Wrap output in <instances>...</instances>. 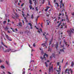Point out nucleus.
<instances>
[{
    "instance_id": "f257e3e1",
    "label": "nucleus",
    "mask_w": 74,
    "mask_h": 74,
    "mask_svg": "<svg viewBox=\"0 0 74 74\" xmlns=\"http://www.w3.org/2000/svg\"><path fill=\"white\" fill-rule=\"evenodd\" d=\"M70 71L71 73V74H73V71H72L71 69L70 70L68 69H66L65 71V73H68L69 74V73H69V71Z\"/></svg>"
},
{
    "instance_id": "f03ea898",
    "label": "nucleus",
    "mask_w": 74,
    "mask_h": 74,
    "mask_svg": "<svg viewBox=\"0 0 74 74\" xmlns=\"http://www.w3.org/2000/svg\"><path fill=\"white\" fill-rule=\"evenodd\" d=\"M73 31H74V29H71V31H67V32L68 33L69 36L70 37H71V34H72V33H73Z\"/></svg>"
},
{
    "instance_id": "7ed1b4c3",
    "label": "nucleus",
    "mask_w": 74,
    "mask_h": 74,
    "mask_svg": "<svg viewBox=\"0 0 74 74\" xmlns=\"http://www.w3.org/2000/svg\"><path fill=\"white\" fill-rule=\"evenodd\" d=\"M45 56H46V57H48V55L46 54V53H45L44 56L43 58L42 57H40V58L42 60H44V58H45V60H46V58H45Z\"/></svg>"
},
{
    "instance_id": "20e7f679",
    "label": "nucleus",
    "mask_w": 74,
    "mask_h": 74,
    "mask_svg": "<svg viewBox=\"0 0 74 74\" xmlns=\"http://www.w3.org/2000/svg\"><path fill=\"white\" fill-rule=\"evenodd\" d=\"M10 51H11L12 52H14L15 51H12V50L11 49H8L6 50L5 51H4V52H10Z\"/></svg>"
},
{
    "instance_id": "39448f33",
    "label": "nucleus",
    "mask_w": 74,
    "mask_h": 74,
    "mask_svg": "<svg viewBox=\"0 0 74 74\" xmlns=\"http://www.w3.org/2000/svg\"><path fill=\"white\" fill-rule=\"evenodd\" d=\"M52 71V72L53 71V67L51 66V67H50L49 68V72H51V70Z\"/></svg>"
},
{
    "instance_id": "423d86ee",
    "label": "nucleus",
    "mask_w": 74,
    "mask_h": 74,
    "mask_svg": "<svg viewBox=\"0 0 74 74\" xmlns=\"http://www.w3.org/2000/svg\"><path fill=\"white\" fill-rule=\"evenodd\" d=\"M55 47L56 48V49L58 48V42H57L56 43V44L55 45Z\"/></svg>"
},
{
    "instance_id": "0eeeda50",
    "label": "nucleus",
    "mask_w": 74,
    "mask_h": 74,
    "mask_svg": "<svg viewBox=\"0 0 74 74\" xmlns=\"http://www.w3.org/2000/svg\"><path fill=\"white\" fill-rule=\"evenodd\" d=\"M28 25H30V26L31 27V28L30 29H32V24H31V23H28Z\"/></svg>"
},
{
    "instance_id": "6e6552de",
    "label": "nucleus",
    "mask_w": 74,
    "mask_h": 74,
    "mask_svg": "<svg viewBox=\"0 0 74 74\" xmlns=\"http://www.w3.org/2000/svg\"><path fill=\"white\" fill-rule=\"evenodd\" d=\"M61 66H59V69H58V70H57L56 71H57V72L58 73V72H60V68L61 67Z\"/></svg>"
},
{
    "instance_id": "1a4fd4ad",
    "label": "nucleus",
    "mask_w": 74,
    "mask_h": 74,
    "mask_svg": "<svg viewBox=\"0 0 74 74\" xmlns=\"http://www.w3.org/2000/svg\"><path fill=\"white\" fill-rule=\"evenodd\" d=\"M1 44H2V45H3L4 46V47H5L6 48H8V47H7V46H6V45H4V44H3V42H1Z\"/></svg>"
},
{
    "instance_id": "9d476101",
    "label": "nucleus",
    "mask_w": 74,
    "mask_h": 74,
    "mask_svg": "<svg viewBox=\"0 0 74 74\" xmlns=\"http://www.w3.org/2000/svg\"><path fill=\"white\" fill-rule=\"evenodd\" d=\"M18 25L19 26H21H21H22V23H21V22H20V23H18Z\"/></svg>"
},
{
    "instance_id": "9b49d317",
    "label": "nucleus",
    "mask_w": 74,
    "mask_h": 74,
    "mask_svg": "<svg viewBox=\"0 0 74 74\" xmlns=\"http://www.w3.org/2000/svg\"><path fill=\"white\" fill-rule=\"evenodd\" d=\"M71 14L72 15L73 18H74V12L71 13Z\"/></svg>"
},
{
    "instance_id": "f8f14e48",
    "label": "nucleus",
    "mask_w": 74,
    "mask_h": 74,
    "mask_svg": "<svg viewBox=\"0 0 74 74\" xmlns=\"http://www.w3.org/2000/svg\"><path fill=\"white\" fill-rule=\"evenodd\" d=\"M23 70L24 71H23L22 74H25V69H23Z\"/></svg>"
},
{
    "instance_id": "ddd939ff",
    "label": "nucleus",
    "mask_w": 74,
    "mask_h": 74,
    "mask_svg": "<svg viewBox=\"0 0 74 74\" xmlns=\"http://www.w3.org/2000/svg\"><path fill=\"white\" fill-rule=\"evenodd\" d=\"M5 36H6L7 38V39H8L10 38V37L9 36H8V35H7L6 34H5Z\"/></svg>"
},
{
    "instance_id": "4468645a",
    "label": "nucleus",
    "mask_w": 74,
    "mask_h": 74,
    "mask_svg": "<svg viewBox=\"0 0 74 74\" xmlns=\"http://www.w3.org/2000/svg\"><path fill=\"white\" fill-rule=\"evenodd\" d=\"M29 7L30 8V10H32V5H29Z\"/></svg>"
},
{
    "instance_id": "2eb2a0df",
    "label": "nucleus",
    "mask_w": 74,
    "mask_h": 74,
    "mask_svg": "<svg viewBox=\"0 0 74 74\" xmlns=\"http://www.w3.org/2000/svg\"><path fill=\"white\" fill-rule=\"evenodd\" d=\"M15 15H16V17H19V16H18V14H17V13H15Z\"/></svg>"
},
{
    "instance_id": "dca6fc26",
    "label": "nucleus",
    "mask_w": 74,
    "mask_h": 74,
    "mask_svg": "<svg viewBox=\"0 0 74 74\" xmlns=\"http://www.w3.org/2000/svg\"><path fill=\"white\" fill-rule=\"evenodd\" d=\"M42 45L43 47H45L46 46L45 44V43L42 44Z\"/></svg>"
},
{
    "instance_id": "f3484780",
    "label": "nucleus",
    "mask_w": 74,
    "mask_h": 74,
    "mask_svg": "<svg viewBox=\"0 0 74 74\" xmlns=\"http://www.w3.org/2000/svg\"><path fill=\"white\" fill-rule=\"evenodd\" d=\"M74 62H71V66L72 67H73V66H74Z\"/></svg>"
},
{
    "instance_id": "a211bd4d",
    "label": "nucleus",
    "mask_w": 74,
    "mask_h": 74,
    "mask_svg": "<svg viewBox=\"0 0 74 74\" xmlns=\"http://www.w3.org/2000/svg\"><path fill=\"white\" fill-rule=\"evenodd\" d=\"M35 11H38V8L37 7H35Z\"/></svg>"
},
{
    "instance_id": "6ab92c4d",
    "label": "nucleus",
    "mask_w": 74,
    "mask_h": 74,
    "mask_svg": "<svg viewBox=\"0 0 74 74\" xmlns=\"http://www.w3.org/2000/svg\"><path fill=\"white\" fill-rule=\"evenodd\" d=\"M29 3H30V4H32V0H29Z\"/></svg>"
},
{
    "instance_id": "aec40b11",
    "label": "nucleus",
    "mask_w": 74,
    "mask_h": 74,
    "mask_svg": "<svg viewBox=\"0 0 74 74\" xmlns=\"http://www.w3.org/2000/svg\"><path fill=\"white\" fill-rule=\"evenodd\" d=\"M47 8L46 9V10H45V11H48V8H49V7H47Z\"/></svg>"
},
{
    "instance_id": "412c9836",
    "label": "nucleus",
    "mask_w": 74,
    "mask_h": 74,
    "mask_svg": "<svg viewBox=\"0 0 74 74\" xmlns=\"http://www.w3.org/2000/svg\"><path fill=\"white\" fill-rule=\"evenodd\" d=\"M6 23H7V21H5L3 22V23L4 25H5V24Z\"/></svg>"
},
{
    "instance_id": "4be33fe9",
    "label": "nucleus",
    "mask_w": 74,
    "mask_h": 74,
    "mask_svg": "<svg viewBox=\"0 0 74 74\" xmlns=\"http://www.w3.org/2000/svg\"><path fill=\"white\" fill-rule=\"evenodd\" d=\"M45 65L46 67H48V64H47V62H45Z\"/></svg>"
},
{
    "instance_id": "5701e85b",
    "label": "nucleus",
    "mask_w": 74,
    "mask_h": 74,
    "mask_svg": "<svg viewBox=\"0 0 74 74\" xmlns=\"http://www.w3.org/2000/svg\"><path fill=\"white\" fill-rule=\"evenodd\" d=\"M60 52H64V50H63V49H60Z\"/></svg>"
},
{
    "instance_id": "b1692460",
    "label": "nucleus",
    "mask_w": 74,
    "mask_h": 74,
    "mask_svg": "<svg viewBox=\"0 0 74 74\" xmlns=\"http://www.w3.org/2000/svg\"><path fill=\"white\" fill-rule=\"evenodd\" d=\"M1 69H4L5 68V67L3 66H1Z\"/></svg>"
},
{
    "instance_id": "393cba45",
    "label": "nucleus",
    "mask_w": 74,
    "mask_h": 74,
    "mask_svg": "<svg viewBox=\"0 0 74 74\" xmlns=\"http://www.w3.org/2000/svg\"><path fill=\"white\" fill-rule=\"evenodd\" d=\"M15 16L14 15H12V18L13 19H14L15 18Z\"/></svg>"
},
{
    "instance_id": "a878e982",
    "label": "nucleus",
    "mask_w": 74,
    "mask_h": 74,
    "mask_svg": "<svg viewBox=\"0 0 74 74\" xmlns=\"http://www.w3.org/2000/svg\"><path fill=\"white\" fill-rule=\"evenodd\" d=\"M5 30H8V27H6L5 28Z\"/></svg>"
},
{
    "instance_id": "bb28decb",
    "label": "nucleus",
    "mask_w": 74,
    "mask_h": 74,
    "mask_svg": "<svg viewBox=\"0 0 74 74\" xmlns=\"http://www.w3.org/2000/svg\"><path fill=\"white\" fill-rule=\"evenodd\" d=\"M55 4H57V6L58 7H59V5H58V3L56 2L55 3Z\"/></svg>"
},
{
    "instance_id": "cd10ccee",
    "label": "nucleus",
    "mask_w": 74,
    "mask_h": 74,
    "mask_svg": "<svg viewBox=\"0 0 74 74\" xmlns=\"http://www.w3.org/2000/svg\"><path fill=\"white\" fill-rule=\"evenodd\" d=\"M34 18V16H33V14H32L31 16V19H33Z\"/></svg>"
},
{
    "instance_id": "c85d7f7f",
    "label": "nucleus",
    "mask_w": 74,
    "mask_h": 74,
    "mask_svg": "<svg viewBox=\"0 0 74 74\" xmlns=\"http://www.w3.org/2000/svg\"><path fill=\"white\" fill-rule=\"evenodd\" d=\"M61 24H62L61 23H60L58 25V27H59L60 26V25H61Z\"/></svg>"
},
{
    "instance_id": "c756f323",
    "label": "nucleus",
    "mask_w": 74,
    "mask_h": 74,
    "mask_svg": "<svg viewBox=\"0 0 74 74\" xmlns=\"http://www.w3.org/2000/svg\"><path fill=\"white\" fill-rule=\"evenodd\" d=\"M29 33V31H28L27 30L26 31H25V33H27H27Z\"/></svg>"
},
{
    "instance_id": "7c9ffc66",
    "label": "nucleus",
    "mask_w": 74,
    "mask_h": 74,
    "mask_svg": "<svg viewBox=\"0 0 74 74\" xmlns=\"http://www.w3.org/2000/svg\"><path fill=\"white\" fill-rule=\"evenodd\" d=\"M8 40L9 41H12V39H10L9 38Z\"/></svg>"
},
{
    "instance_id": "2f4dec72",
    "label": "nucleus",
    "mask_w": 74,
    "mask_h": 74,
    "mask_svg": "<svg viewBox=\"0 0 74 74\" xmlns=\"http://www.w3.org/2000/svg\"><path fill=\"white\" fill-rule=\"evenodd\" d=\"M57 66H59L60 63L59 62H57Z\"/></svg>"
},
{
    "instance_id": "473e14b6",
    "label": "nucleus",
    "mask_w": 74,
    "mask_h": 74,
    "mask_svg": "<svg viewBox=\"0 0 74 74\" xmlns=\"http://www.w3.org/2000/svg\"><path fill=\"white\" fill-rule=\"evenodd\" d=\"M33 1H35L34 2L35 4H36V0H33Z\"/></svg>"
},
{
    "instance_id": "72a5a7b5",
    "label": "nucleus",
    "mask_w": 74,
    "mask_h": 74,
    "mask_svg": "<svg viewBox=\"0 0 74 74\" xmlns=\"http://www.w3.org/2000/svg\"><path fill=\"white\" fill-rule=\"evenodd\" d=\"M48 51H51V49L49 48V47Z\"/></svg>"
},
{
    "instance_id": "f704fd0d",
    "label": "nucleus",
    "mask_w": 74,
    "mask_h": 74,
    "mask_svg": "<svg viewBox=\"0 0 74 74\" xmlns=\"http://www.w3.org/2000/svg\"><path fill=\"white\" fill-rule=\"evenodd\" d=\"M62 2H63V1L62 0H61V1L60 2V3H61V4H62Z\"/></svg>"
},
{
    "instance_id": "c9c22d12",
    "label": "nucleus",
    "mask_w": 74,
    "mask_h": 74,
    "mask_svg": "<svg viewBox=\"0 0 74 74\" xmlns=\"http://www.w3.org/2000/svg\"><path fill=\"white\" fill-rule=\"evenodd\" d=\"M33 47H36V45H35V43H34L33 44Z\"/></svg>"
},
{
    "instance_id": "e433bc0d",
    "label": "nucleus",
    "mask_w": 74,
    "mask_h": 74,
    "mask_svg": "<svg viewBox=\"0 0 74 74\" xmlns=\"http://www.w3.org/2000/svg\"><path fill=\"white\" fill-rule=\"evenodd\" d=\"M6 63L7 64H8V65H9L10 64H9V62H8L6 61Z\"/></svg>"
},
{
    "instance_id": "4c0bfd02",
    "label": "nucleus",
    "mask_w": 74,
    "mask_h": 74,
    "mask_svg": "<svg viewBox=\"0 0 74 74\" xmlns=\"http://www.w3.org/2000/svg\"><path fill=\"white\" fill-rule=\"evenodd\" d=\"M8 22H11V21H10V20L9 19H8Z\"/></svg>"
},
{
    "instance_id": "58836bf2",
    "label": "nucleus",
    "mask_w": 74,
    "mask_h": 74,
    "mask_svg": "<svg viewBox=\"0 0 74 74\" xmlns=\"http://www.w3.org/2000/svg\"><path fill=\"white\" fill-rule=\"evenodd\" d=\"M46 34V32H45L43 34V36H45Z\"/></svg>"
},
{
    "instance_id": "ea45409f",
    "label": "nucleus",
    "mask_w": 74,
    "mask_h": 74,
    "mask_svg": "<svg viewBox=\"0 0 74 74\" xmlns=\"http://www.w3.org/2000/svg\"><path fill=\"white\" fill-rule=\"evenodd\" d=\"M52 42V40H51V41H50V43L49 44V45H51V42Z\"/></svg>"
},
{
    "instance_id": "a19ab883",
    "label": "nucleus",
    "mask_w": 74,
    "mask_h": 74,
    "mask_svg": "<svg viewBox=\"0 0 74 74\" xmlns=\"http://www.w3.org/2000/svg\"><path fill=\"white\" fill-rule=\"evenodd\" d=\"M38 32L39 33V34H40V33H41V32H40V31H38Z\"/></svg>"
},
{
    "instance_id": "79ce46f5",
    "label": "nucleus",
    "mask_w": 74,
    "mask_h": 74,
    "mask_svg": "<svg viewBox=\"0 0 74 74\" xmlns=\"http://www.w3.org/2000/svg\"><path fill=\"white\" fill-rule=\"evenodd\" d=\"M65 65H66V66L67 65H68V62H66L65 64Z\"/></svg>"
},
{
    "instance_id": "37998d69",
    "label": "nucleus",
    "mask_w": 74,
    "mask_h": 74,
    "mask_svg": "<svg viewBox=\"0 0 74 74\" xmlns=\"http://www.w3.org/2000/svg\"><path fill=\"white\" fill-rule=\"evenodd\" d=\"M2 49H3V52H4V51H4V47Z\"/></svg>"
},
{
    "instance_id": "c03bdc74",
    "label": "nucleus",
    "mask_w": 74,
    "mask_h": 74,
    "mask_svg": "<svg viewBox=\"0 0 74 74\" xmlns=\"http://www.w3.org/2000/svg\"><path fill=\"white\" fill-rule=\"evenodd\" d=\"M63 47H64V45H63V46L61 45L60 46L61 48H63Z\"/></svg>"
},
{
    "instance_id": "a18cd8bd",
    "label": "nucleus",
    "mask_w": 74,
    "mask_h": 74,
    "mask_svg": "<svg viewBox=\"0 0 74 74\" xmlns=\"http://www.w3.org/2000/svg\"><path fill=\"white\" fill-rule=\"evenodd\" d=\"M45 38H46V39L47 40H48V38H46V35L45 36Z\"/></svg>"
},
{
    "instance_id": "49530a36",
    "label": "nucleus",
    "mask_w": 74,
    "mask_h": 74,
    "mask_svg": "<svg viewBox=\"0 0 74 74\" xmlns=\"http://www.w3.org/2000/svg\"><path fill=\"white\" fill-rule=\"evenodd\" d=\"M22 15L23 17H25V14H23Z\"/></svg>"
},
{
    "instance_id": "de8ad7c7",
    "label": "nucleus",
    "mask_w": 74,
    "mask_h": 74,
    "mask_svg": "<svg viewBox=\"0 0 74 74\" xmlns=\"http://www.w3.org/2000/svg\"><path fill=\"white\" fill-rule=\"evenodd\" d=\"M61 15H62V14H61V13H60V14H59V16H61Z\"/></svg>"
},
{
    "instance_id": "09e8293b",
    "label": "nucleus",
    "mask_w": 74,
    "mask_h": 74,
    "mask_svg": "<svg viewBox=\"0 0 74 74\" xmlns=\"http://www.w3.org/2000/svg\"><path fill=\"white\" fill-rule=\"evenodd\" d=\"M15 30L16 32H18V29H17V28L15 29Z\"/></svg>"
},
{
    "instance_id": "8fccbe9b",
    "label": "nucleus",
    "mask_w": 74,
    "mask_h": 74,
    "mask_svg": "<svg viewBox=\"0 0 74 74\" xmlns=\"http://www.w3.org/2000/svg\"><path fill=\"white\" fill-rule=\"evenodd\" d=\"M42 24L40 25V26H41L42 27Z\"/></svg>"
},
{
    "instance_id": "3c124183",
    "label": "nucleus",
    "mask_w": 74,
    "mask_h": 74,
    "mask_svg": "<svg viewBox=\"0 0 74 74\" xmlns=\"http://www.w3.org/2000/svg\"><path fill=\"white\" fill-rule=\"evenodd\" d=\"M40 31L41 32H42V29H41V28H40Z\"/></svg>"
},
{
    "instance_id": "603ef678",
    "label": "nucleus",
    "mask_w": 74,
    "mask_h": 74,
    "mask_svg": "<svg viewBox=\"0 0 74 74\" xmlns=\"http://www.w3.org/2000/svg\"><path fill=\"white\" fill-rule=\"evenodd\" d=\"M54 55L55 54H53V55L52 56V57H53V56H54L53 55Z\"/></svg>"
},
{
    "instance_id": "864d4df0",
    "label": "nucleus",
    "mask_w": 74,
    "mask_h": 74,
    "mask_svg": "<svg viewBox=\"0 0 74 74\" xmlns=\"http://www.w3.org/2000/svg\"><path fill=\"white\" fill-rule=\"evenodd\" d=\"M45 44H47V40L45 41Z\"/></svg>"
},
{
    "instance_id": "5fc2aeb1",
    "label": "nucleus",
    "mask_w": 74,
    "mask_h": 74,
    "mask_svg": "<svg viewBox=\"0 0 74 74\" xmlns=\"http://www.w3.org/2000/svg\"><path fill=\"white\" fill-rule=\"evenodd\" d=\"M8 33H10V32L9 31V30L8 31Z\"/></svg>"
},
{
    "instance_id": "6e6d98bb",
    "label": "nucleus",
    "mask_w": 74,
    "mask_h": 74,
    "mask_svg": "<svg viewBox=\"0 0 74 74\" xmlns=\"http://www.w3.org/2000/svg\"><path fill=\"white\" fill-rule=\"evenodd\" d=\"M49 14H47V16H49Z\"/></svg>"
},
{
    "instance_id": "4d7b16f0",
    "label": "nucleus",
    "mask_w": 74,
    "mask_h": 74,
    "mask_svg": "<svg viewBox=\"0 0 74 74\" xmlns=\"http://www.w3.org/2000/svg\"><path fill=\"white\" fill-rule=\"evenodd\" d=\"M33 51H35V50H34L33 49H32V52H33Z\"/></svg>"
},
{
    "instance_id": "13d9d810",
    "label": "nucleus",
    "mask_w": 74,
    "mask_h": 74,
    "mask_svg": "<svg viewBox=\"0 0 74 74\" xmlns=\"http://www.w3.org/2000/svg\"><path fill=\"white\" fill-rule=\"evenodd\" d=\"M3 61H1V60L0 59V63H1Z\"/></svg>"
},
{
    "instance_id": "bf43d9fd",
    "label": "nucleus",
    "mask_w": 74,
    "mask_h": 74,
    "mask_svg": "<svg viewBox=\"0 0 74 74\" xmlns=\"http://www.w3.org/2000/svg\"><path fill=\"white\" fill-rule=\"evenodd\" d=\"M22 22H23V24H24V21H23V20H22Z\"/></svg>"
},
{
    "instance_id": "052dcab7",
    "label": "nucleus",
    "mask_w": 74,
    "mask_h": 74,
    "mask_svg": "<svg viewBox=\"0 0 74 74\" xmlns=\"http://www.w3.org/2000/svg\"><path fill=\"white\" fill-rule=\"evenodd\" d=\"M27 16H30V15H29V14H27Z\"/></svg>"
},
{
    "instance_id": "680f3d73",
    "label": "nucleus",
    "mask_w": 74,
    "mask_h": 74,
    "mask_svg": "<svg viewBox=\"0 0 74 74\" xmlns=\"http://www.w3.org/2000/svg\"><path fill=\"white\" fill-rule=\"evenodd\" d=\"M12 24H14V22H13V21H12Z\"/></svg>"
},
{
    "instance_id": "e2e57ef3",
    "label": "nucleus",
    "mask_w": 74,
    "mask_h": 74,
    "mask_svg": "<svg viewBox=\"0 0 74 74\" xmlns=\"http://www.w3.org/2000/svg\"><path fill=\"white\" fill-rule=\"evenodd\" d=\"M65 28H67V26L66 25L65 26Z\"/></svg>"
},
{
    "instance_id": "0e129e2a",
    "label": "nucleus",
    "mask_w": 74,
    "mask_h": 74,
    "mask_svg": "<svg viewBox=\"0 0 74 74\" xmlns=\"http://www.w3.org/2000/svg\"><path fill=\"white\" fill-rule=\"evenodd\" d=\"M48 5H50V3H49V2H48Z\"/></svg>"
},
{
    "instance_id": "69168bd1",
    "label": "nucleus",
    "mask_w": 74,
    "mask_h": 74,
    "mask_svg": "<svg viewBox=\"0 0 74 74\" xmlns=\"http://www.w3.org/2000/svg\"><path fill=\"white\" fill-rule=\"evenodd\" d=\"M24 19H25V20H27L26 18V17H24Z\"/></svg>"
},
{
    "instance_id": "338daca9",
    "label": "nucleus",
    "mask_w": 74,
    "mask_h": 74,
    "mask_svg": "<svg viewBox=\"0 0 74 74\" xmlns=\"http://www.w3.org/2000/svg\"><path fill=\"white\" fill-rule=\"evenodd\" d=\"M39 16H37V19H38V18H39Z\"/></svg>"
},
{
    "instance_id": "774afa93",
    "label": "nucleus",
    "mask_w": 74,
    "mask_h": 74,
    "mask_svg": "<svg viewBox=\"0 0 74 74\" xmlns=\"http://www.w3.org/2000/svg\"><path fill=\"white\" fill-rule=\"evenodd\" d=\"M5 16L6 17H7V16H8V15L7 16V15H5Z\"/></svg>"
}]
</instances>
